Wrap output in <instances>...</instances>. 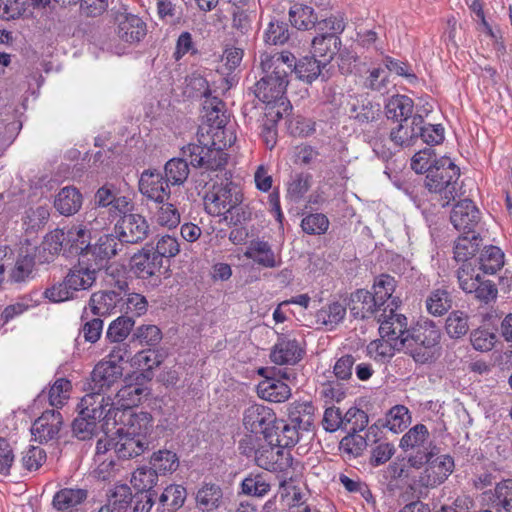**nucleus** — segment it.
<instances>
[{
  "label": "nucleus",
  "instance_id": "16",
  "mask_svg": "<svg viewBox=\"0 0 512 512\" xmlns=\"http://www.w3.org/2000/svg\"><path fill=\"white\" fill-rule=\"evenodd\" d=\"M117 36L124 42L134 44L140 42L146 35L145 22L138 16L127 12L114 14Z\"/></svg>",
  "mask_w": 512,
  "mask_h": 512
},
{
  "label": "nucleus",
  "instance_id": "19",
  "mask_svg": "<svg viewBox=\"0 0 512 512\" xmlns=\"http://www.w3.org/2000/svg\"><path fill=\"white\" fill-rule=\"evenodd\" d=\"M424 118L414 114L410 118H402L401 122L390 131V140L398 148L410 147L416 143L421 134Z\"/></svg>",
  "mask_w": 512,
  "mask_h": 512
},
{
  "label": "nucleus",
  "instance_id": "44",
  "mask_svg": "<svg viewBox=\"0 0 512 512\" xmlns=\"http://www.w3.org/2000/svg\"><path fill=\"white\" fill-rule=\"evenodd\" d=\"M471 236L463 235L457 238L454 246V259L456 261H467L473 257L479 250L481 239L475 232L470 233Z\"/></svg>",
  "mask_w": 512,
  "mask_h": 512
},
{
  "label": "nucleus",
  "instance_id": "41",
  "mask_svg": "<svg viewBox=\"0 0 512 512\" xmlns=\"http://www.w3.org/2000/svg\"><path fill=\"white\" fill-rule=\"evenodd\" d=\"M255 463L258 467L267 471H281L283 464V451L271 444L263 445L255 451Z\"/></svg>",
  "mask_w": 512,
  "mask_h": 512
},
{
  "label": "nucleus",
  "instance_id": "13",
  "mask_svg": "<svg viewBox=\"0 0 512 512\" xmlns=\"http://www.w3.org/2000/svg\"><path fill=\"white\" fill-rule=\"evenodd\" d=\"M138 188L144 197L155 203L171 198L170 185L157 169L144 170L140 175Z\"/></svg>",
  "mask_w": 512,
  "mask_h": 512
},
{
  "label": "nucleus",
  "instance_id": "54",
  "mask_svg": "<svg viewBox=\"0 0 512 512\" xmlns=\"http://www.w3.org/2000/svg\"><path fill=\"white\" fill-rule=\"evenodd\" d=\"M429 431L423 424H417L409 429L400 440V447L407 451L414 448L425 447L428 441Z\"/></svg>",
  "mask_w": 512,
  "mask_h": 512
},
{
  "label": "nucleus",
  "instance_id": "2",
  "mask_svg": "<svg viewBox=\"0 0 512 512\" xmlns=\"http://www.w3.org/2000/svg\"><path fill=\"white\" fill-rule=\"evenodd\" d=\"M153 418L148 412L132 414L126 428L115 432L114 453L119 459L129 460L154 447Z\"/></svg>",
  "mask_w": 512,
  "mask_h": 512
},
{
  "label": "nucleus",
  "instance_id": "34",
  "mask_svg": "<svg viewBox=\"0 0 512 512\" xmlns=\"http://www.w3.org/2000/svg\"><path fill=\"white\" fill-rule=\"evenodd\" d=\"M313 55L321 58L324 65L331 62L341 47L340 36L324 35L319 33L312 40Z\"/></svg>",
  "mask_w": 512,
  "mask_h": 512
},
{
  "label": "nucleus",
  "instance_id": "56",
  "mask_svg": "<svg viewBox=\"0 0 512 512\" xmlns=\"http://www.w3.org/2000/svg\"><path fill=\"white\" fill-rule=\"evenodd\" d=\"M368 415L357 407H351L344 414L343 430L348 434H356L363 431L368 425Z\"/></svg>",
  "mask_w": 512,
  "mask_h": 512
},
{
  "label": "nucleus",
  "instance_id": "57",
  "mask_svg": "<svg viewBox=\"0 0 512 512\" xmlns=\"http://www.w3.org/2000/svg\"><path fill=\"white\" fill-rule=\"evenodd\" d=\"M410 415L408 409L403 405H396L392 407L386 416V427L394 432H402L410 422Z\"/></svg>",
  "mask_w": 512,
  "mask_h": 512
},
{
  "label": "nucleus",
  "instance_id": "12",
  "mask_svg": "<svg viewBox=\"0 0 512 512\" xmlns=\"http://www.w3.org/2000/svg\"><path fill=\"white\" fill-rule=\"evenodd\" d=\"M203 121L204 124L199 127L197 135L218 136V132L225 128L228 115L226 114L225 104L218 97L205 99L203 102Z\"/></svg>",
  "mask_w": 512,
  "mask_h": 512
},
{
  "label": "nucleus",
  "instance_id": "26",
  "mask_svg": "<svg viewBox=\"0 0 512 512\" xmlns=\"http://www.w3.org/2000/svg\"><path fill=\"white\" fill-rule=\"evenodd\" d=\"M97 272L99 270L90 262L80 259L78 264L70 269L65 278L73 292L87 290L94 284Z\"/></svg>",
  "mask_w": 512,
  "mask_h": 512
},
{
  "label": "nucleus",
  "instance_id": "10",
  "mask_svg": "<svg viewBox=\"0 0 512 512\" xmlns=\"http://www.w3.org/2000/svg\"><path fill=\"white\" fill-rule=\"evenodd\" d=\"M398 307L385 308L376 319L382 338L393 341L394 346H400V341L409 333L407 317L396 312Z\"/></svg>",
  "mask_w": 512,
  "mask_h": 512
},
{
  "label": "nucleus",
  "instance_id": "59",
  "mask_svg": "<svg viewBox=\"0 0 512 512\" xmlns=\"http://www.w3.org/2000/svg\"><path fill=\"white\" fill-rule=\"evenodd\" d=\"M120 302H122L120 311H124L126 314L125 316L131 314L130 317L133 318V316H141L147 311L148 302L146 298L141 294H125L123 300H120Z\"/></svg>",
  "mask_w": 512,
  "mask_h": 512
},
{
  "label": "nucleus",
  "instance_id": "8",
  "mask_svg": "<svg viewBox=\"0 0 512 512\" xmlns=\"http://www.w3.org/2000/svg\"><path fill=\"white\" fill-rule=\"evenodd\" d=\"M423 458L427 465L421 472L418 480L419 484L423 487L434 488L443 483L453 472L454 460L449 455H439L433 458L430 454H425L419 464L423 463ZM409 463L411 466L418 465V461L414 457L409 458Z\"/></svg>",
  "mask_w": 512,
  "mask_h": 512
},
{
  "label": "nucleus",
  "instance_id": "9",
  "mask_svg": "<svg viewBox=\"0 0 512 512\" xmlns=\"http://www.w3.org/2000/svg\"><path fill=\"white\" fill-rule=\"evenodd\" d=\"M118 217L114 231L122 244H136L147 238L149 224L144 216L132 211Z\"/></svg>",
  "mask_w": 512,
  "mask_h": 512
},
{
  "label": "nucleus",
  "instance_id": "61",
  "mask_svg": "<svg viewBox=\"0 0 512 512\" xmlns=\"http://www.w3.org/2000/svg\"><path fill=\"white\" fill-rule=\"evenodd\" d=\"M255 12L250 9L237 7L232 12V28L241 35H247L252 31Z\"/></svg>",
  "mask_w": 512,
  "mask_h": 512
},
{
  "label": "nucleus",
  "instance_id": "14",
  "mask_svg": "<svg viewBox=\"0 0 512 512\" xmlns=\"http://www.w3.org/2000/svg\"><path fill=\"white\" fill-rule=\"evenodd\" d=\"M275 422L274 411L263 404H252L244 410L243 425L252 433H262L268 437Z\"/></svg>",
  "mask_w": 512,
  "mask_h": 512
},
{
  "label": "nucleus",
  "instance_id": "1",
  "mask_svg": "<svg viewBox=\"0 0 512 512\" xmlns=\"http://www.w3.org/2000/svg\"><path fill=\"white\" fill-rule=\"evenodd\" d=\"M291 56L269 53L260 55V67L263 76L254 86V95L266 105L284 104L285 92L289 83Z\"/></svg>",
  "mask_w": 512,
  "mask_h": 512
},
{
  "label": "nucleus",
  "instance_id": "20",
  "mask_svg": "<svg viewBox=\"0 0 512 512\" xmlns=\"http://www.w3.org/2000/svg\"><path fill=\"white\" fill-rule=\"evenodd\" d=\"M278 55H287L292 57V61L287 62L290 68V75L292 74V72H294L299 80L311 84L319 77H322V79H324L322 70L327 65H324L321 60H317L316 56H304L300 58L298 61H296V57L289 51L278 53Z\"/></svg>",
  "mask_w": 512,
  "mask_h": 512
},
{
  "label": "nucleus",
  "instance_id": "53",
  "mask_svg": "<svg viewBox=\"0 0 512 512\" xmlns=\"http://www.w3.org/2000/svg\"><path fill=\"white\" fill-rule=\"evenodd\" d=\"M479 264L485 273L494 274L504 265V254L496 246L486 247L480 254Z\"/></svg>",
  "mask_w": 512,
  "mask_h": 512
},
{
  "label": "nucleus",
  "instance_id": "51",
  "mask_svg": "<svg viewBox=\"0 0 512 512\" xmlns=\"http://www.w3.org/2000/svg\"><path fill=\"white\" fill-rule=\"evenodd\" d=\"M135 321L130 316H120L110 323L106 331L108 342H126L130 335Z\"/></svg>",
  "mask_w": 512,
  "mask_h": 512
},
{
  "label": "nucleus",
  "instance_id": "6",
  "mask_svg": "<svg viewBox=\"0 0 512 512\" xmlns=\"http://www.w3.org/2000/svg\"><path fill=\"white\" fill-rule=\"evenodd\" d=\"M197 136L198 143H190L182 148L183 156L189 158L190 165L195 168L209 171L222 170L227 164V154L220 146H216L214 139L210 143L207 136Z\"/></svg>",
  "mask_w": 512,
  "mask_h": 512
},
{
  "label": "nucleus",
  "instance_id": "15",
  "mask_svg": "<svg viewBox=\"0 0 512 512\" xmlns=\"http://www.w3.org/2000/svg\"><path fill=\"white\" fill-rule=\"evenodd\" d=\"M63 426V417L59 411L46 410L38 417L32 427L34 439L40 443L57 440Z\"/></svg>",
  "mask_w": 512,
  "mask_h": 512
},
{
  "label": "nucleus",
  "instance_id": "37",
  "mask_svg": "<svg viewBox=\"0 0 512 512\" xmlns=\"http://www.w3.org/2000/svg\"><path fill=\"white\" fill-rule=\"evenodd\" d=\"M314 410L311 402H294L288 408L289 422L298 429L309 432L314 421Z\"/></svg>",
  "mask_w": 512,
  "mask_h": 512
},
{
  "label": "nucleus",
  "instance_id": "23",
  "mask_svg": "<svg viewBox=\"0 0 512 512\" xmlns=\"http://www.w3.org/2000/svg\"><path fill=\"white\" fill-rule=\"evenodd\" d=\"M450 220L455 229L470 234L480 221V212L471 200L464 199L454 206Z\"/></svg>",
  "mask_w": 512,
  "mask_h": 512
},
{
  "label": "nucleus",
  "instance_id": "27",
  "mask_svg": "<svg viewBox=\"0 0 512 512\" xmlns=\"http://www.w3.org/2000/svg\"><path fill=\"white\" fill-rule=\"evenodd\" d=\"M396 285L395 278L388 274H381L374 279L371 293L381 307H399L400 298L393 295Z\"/></svg>",
  "mask_w": 512,
  "mask_h": 512
},
{
  "label": "nucleus",
  "instance_id": "3",
  "mask_svg": "<svg viewBox=\"0 0 512 512\" xmlns=\"http://www.w3.org/2000/svg\"><path fill=\"white\" fill-rule=\"evenodd\" d=\"M440 330L431 321H425L410 328L409 333L400 341V349L409 354L417 363L433 361L438 355Z\"/></svg>",
  "mask_w": 512,
  "mask_h": 512
},
{
  "label": "nucleus",
  "instance_id": "46",
  "mask_svg": "<svg viewBox=\"0 0 512 512\" xmlns=\"http://www.w3.org/2000/svg\"><path fill=\"white\" fill-rule=\"evenodd\" d=\"M189 165L183 158H172L164 166V178L169 185H182L189 176Z\"/></svg>",
  "mask_w": 512,
  "mask_h": 512
},
{
  "label": "nucleus",
  "instance_id": "7",
  "mask_svg": "<svg viewBox=\"0 0 512 512\" xmlns=\"http://www.w3.org/2000/svg\"><path fill=\"white\" fill-rule=\"evenodd\" d=\"M93 201L96 208L107 209L108 215L113 218L134 210L132 198L113 182L100 186L94 193Z\"/></svg>",
  "mask_w": 512,
  "mask_h": 512
},
{
  "label": "nucleus",
  "instance_id": "43",
  "mask_svg": "<svg viewBox=\"0 0 512 512\" xmlns=\"http://www.w3.org/2000/svg\"><path fill=\"white\" fill-rule=\"evenodd\" d=\"M242 493L253 497H264L271 490L269 475L266 473H250L241 483Z\"/></svg>",
  "mask_w": 512,
  "mask_h": 512
},
{
  "label": "nucleus",
  "instance_id": "52",
  "mask_svg": "<svg viewBox=\"0 0 512 512\" xmlns=\"http://www.w3.org/2000/svg\"><path fill=\"white\" fill-rule=\"evenodd\" d=\"M158 473L153 466L136 469L131 478V484L139 492H155L153 487L157 484Z\"/></svg>",
  "mask_w": 512,
  "mask_h": 512
},
{
  "label": "nucleus",
  "instance_id": "45",
  "mask_svg": "<svg viewBox=\"0 0 512 512\" xmlns=\"http://www.w3.org/2000/svg\"><path fill=\"white\" fill-rule=\"evenodd\" d=\"M452 307V298L447 289L437 288L426 299V309L433 316H442Z\"/></svg>",
  "mask_w": 512,
  "mask_h": 512
},
{
  "label": "nucleus",
  "instance_id": "25",
  "mask_svg": "<svg viewBox=\"0 0 512 512\" xmlns=\"http://www.w3.org/2000/svg\"><path fill=\"white\" fill-rule=\"evenodd\" d=\"M87 497L86 489L63 488L54 494L52 506L56 512H81Z\"/></svg>",
  "mask_w": 512,
  "mask_h": 512
},
{
  "label": "nucleus",
  "instance_id": "22",
  "mask_svg": "<svg viewBox=\"0 0 512 512\" xmlns=\"http://www.w3.org/2000/svg\"><path fill=\"white\" fill-rule=\"evenodd\" d=\"M131 270L141 279H149L160 272L163 262L153 251V246L146 245L131 258Z\"/></svg>",
  "mask_w": 512,
  "mask_h": 512
},
{
  "label": "nucleus",
  "instance_id": "42",
  "mask_svg": "<svg viewBox=\"0 0 512 512\" xmlns=\"http://www.w3.org/2000/svg\"><path fill=\"white\" fill-rule=\"evenodd\" d=\"M414 103L405 95L392 96L385 105L386 117L389 120L401 122L402 118H410L413 114Z\"/></svg>",
  "mask_w": 512,
  "mask_h": 512
},
{
  "label": "nucleus",
  "instance_id": "60",
  "mask_svg": "<svg viewBox=\"0 0 512 512\" xmlns=\"http://www.w3.org/2000/svg\"><path fill=\"white\" fill-rule=\"evenodd\" d=\"M329 220L322 213H312L306 215L301 221L302 230L309 235H322L329 228Z\"/></svg>",
  "mask_w": 512,
  "mask_h": 512
},
{
  "label": "nucleus",
  "instance_id": "47",
  "mask_svg": "<svg viewBox=\"0 0 512 512\" xmlns=\"http://www.w3.org/2000/svg\"><path fill=\"white\" fill-rule=\"evenodd\" d=\"M157 207L154 212L156 223L168 229L176 228L181 220L180 212L175 204L168 201L156 202Z\"/></svg>",
  "mask_w": 512,
  "mask_h": 512
},
{
  "label": "nucleus",
  "instance_id": "33",
  "mask_svg": "<svg viewBox=\"0 0 512 512\" xmlns=\"http://www.w3.org/2000/svg\"><path fill=\"white\" fill-rule=\"evenodd\" d=\"M196 507L202 512L217 510L223 503V491L214 483H204L195 496Z\"/></svg>",
  "mask_w": 512,
  "mask_h": 512
},
{
  "label": "nucleus",
  "instance_id": "62",
  "mask_svg": "<svg viewBox=\"0 0 512 512\" xmlns=\"http://www.w3.org/2000/svg\"><path fill=\"white\" fill-rule=\"evenodd\" d=\"M162 339L161 330L153 324H145L137 327L133 333L132 340L141 345L155 346Z\"/></svg>",
  "mask_w": 512,
  "mask_h": 512
},
{
  "label": "nucleus",
  "instance_id": "63",
  "mask_svg": "<svg viewBox=\"0 0 512 512\" xmlns=\"http://www.w3.org/2000/svg\"><path fill=\"white\" fill-rule=\"evenodd\" d=\"M97 421L98 420L81 415V412H79V416L72 423L73 434L79 440L92 438L97 433Z\"/></svg>",
  "mask_w": 512,
  "mask_h": 512
},
{
  "label": "nucleus",
  "instance_id": "36",
  "mask_svg": "<svg viewBox=\"0 0 512 512\" xmlns=\"http://www.w3.org/2000/svg\"><path fill=\"white\" fill-rule=\"evenodd\" d=\"M123 300L116 290L93 293L89 300V308L94 315L106 316L112 313L117 304Z\"/></svg>",
  "mask_w": 512,
  "mask_h": 512
},
{
  "label": "nucleus",
  "instance_id": "31",
  "mask_svg": "<svg viewBox=\"0 0 512 512\" xmlns=\"http://www.w3.org/2000/svg\"><path fill=\"white\" fill-rule=\"evenodd\" d=\"M83 196L81 192L73 186L62 188L55 197L54 207L64 216L76 214L82 207Z\"/></svg>",
  "mask_w": 512,
  "mask_h": 512
},
{
  "label": "nucleus",
  "instance_id": "28",
  "mask_svg": "<svg viewBox=\"0 0 512 512\" xmlns=\"http://www.w3.org/2000/svg\"><path fill=\"white\" fill-rule=\"evenodd\" d=\"M91 235L83 225H74L65 232L66 253L79 255L80 259L88 257Z\"/></svg>",
  "mask_w": 512,
  "mask_h": 512
},
{
  "label": "nucleus",
  "instance_id": "29",
  "mask_svg": "<svg viewBox=\"0 0 512 512\" xmlns=\"http://www.w3.org/2000/svg\"><path fill=\"white\" fill-rule=\"evenodd\" d=\"M148 394V388L140 383L124 385L117 391L113 398L116 413L120 410H126L138 406L142 399L147 397Z\"/></svg>",
  "mask_w": 512,
  "mask_h": 512
},
{
  "label": "nucleus",
  "instance_id": "38",
  "mask_svg": "<svg viewBox=\"0 0 512 512\" xmlns=\"http://www.w3.org/2000/svg\"><path fill=\"white\" fill-rule=\"evenodd\" d=\"M130 361L133 367L142 371L136 380L140 377L150 380L153 376V369L163 362V357L157 351L148 349L136 353Z\"/></svg>",
  "mask_w": 512,
  "mask_h": 512
},
{
  "label": "nucleus",
  "instance_id": "17",
  "mask_svg": "<svg viewBox=\"0 0 512 512\" xmlns=\"http://www.w3.org/2000/svg\"><path fill=\"white\" fill-rule=\"evenodd\" d=\"M123 244L118 240L117 235H101L94 245H90L87 261L96 267L99 271L106 267L108 261L116 256L121 250Z\"/></svg>",
  "mask_w": 512,
  "mask_h": 512
},
{
  "label": "nucleus",
  "instance_id": "50",
  "mask_svg": "<svg viewBox=\"0 0 512 512\" xmlns=\"http://www.w3.org/2000/svg\"><path fill=\"white\" fill-rule=\"evenodd\" d=\"M150 464L158 474L165 475L177 470L179 459L175 452L170 450H159L150 457Z\"/></svg>",
  "mask_w": 512,
  "mask_h": 512
},
{
  "label": "nucleus",
  "instance_id": "48",
  "mask_svg": "<svg viewBox=\"0 0 512 512\" xmlns=\"http://www.w3.org/2000/svg\"><path fill=\"white\" fill-rule=\"evenodd\" d=\"M187 491L182 485H170L165 488L159 497V505L165 510H177L181 508L186 500Z\"/></svg>",
  "mask_w": 512,
  "mask_h": 512
},
{
  "label": "nucleus",
  "instance_id": "24",
  "mask_svg": "<svg viewBox=\"0 0 512 512\" xmlns=\"http://www.w3.org/2000/svg\"><path fill=\"white\" fill-rule=\"evenodd\" d=\"M302 354L303 350L296 339L282 336L273 346L270 359L277 365H294L301 360Z\"/></svg>",
  "mask_w": 512,
  "mask_h": 512
},
{
  "label": "nucleus",
  "instance_id": "49",
  "mask_svg": "<svg viewBox=\"0 0 512 512\" xmlns=\"http://www.w3.org/2000/svg\"><path fill=\"white\" fill-rule=\"evenodd\" d=\"M312 176L309 173H297L291 176L286 192V198L298 203L311 187Z\"/></svg>",
  "mask_w": 512,
  "mask_h": 512
},
{
  "label": "nucleus",
  "instance_id": "30",
  "mask_svg": "<svg viewBox=\"0 0 512 512\" xmlns=\"http://www.w3.org/2000/svg\"><path fill=\"white\" fill-rule=\"evenodd\" d=\"M257 394L266 401L282 403L291 396V388L279 378L267 377L258 384Z\"/></svg>",
  "mask_w": 512,
  "mask_h": 512
},
{
  "label": "nucleus",
  "instance_id": "58",
  "mask_svg": "<svg viewBox=\"0 0 512 512\" xmlns=\"http://www.w3.org/2000/svg\"><path fill=\"white\" fill-rule=\"evenodd\" d=\"M134 496L131 488L126 485H117L112 491L108 499V504L118 512H126L128 507L133 503Z\"/></svg>",
  "mask_w": 512,
  "mask_h": 512
},
{
  "label": "nucleus",
  "instance_id": "40",
  "mask_svg": "<svg viewBox=\"0 0 512 512\" xmlns=\"http://www.w3.org/2000/svg\"><path fill=\"white\" fill-rule=\"evenodd\" d=\"M244 255L266 268H275L280 264L270 244L266 241H252Z\"/></svg>",
  "mask_w": 512,
  "mask_h": 512
},
{
  "label": "nucleus",
  "instance_id": "4",
  "mask_svg": "<svg viewBox=\"0 0 512 512\" xmlns=\"http://www.w3.org/2000/svg\"><path fill=\"white\" fill-rule=\"evenodd\" d=\"M460 169L448 157H441L433 162L426 175L425 186L430 192L441 195L445 207L454 200L458 191Z\"/></svg>",
  "mask_w": 512,
  "mask_h": 512
},
{
  "label": "nucleus",
  "instance_id": "35",
  "mask_svg": "<svg viewBox=\"0 0 512 512\" xmlns=\"http://www.w3.org/2000/svg\"><path fill=\"white\" fill-rule=\"evenodd\" d=\"M318 16L313 7L303 3H294L289 9L290 23L298 30L307 31L315 28Z\"/></svg>",
  "mask_w": 512,
  "mask_h": 512
},
{
  "label": "nucleus",
  "instance_id": "39",
  "mask_svg": "<svg viewBox=\"0 0 512 512\" xmlns=\"http://www.w3.org/2000/svg\"><path fill=\"white\" fill-rule=\"evenodd\" d=\"M345 315L346 307L340 302H332L316 312L315 321L327 330L332 331L344 320Z\"/></svg>",
  "mask_w": 512,
  "mask_h": 512
},
{
  "label": "nucleus",
  "instance_id": "5",
  "mask_svg": "<svg viewBox=\"0 0 512 512\" xmlns=\"http://www.w3.org/2000/svg\"><path fill=\"white\" fill-rule=\"evenodd\" d=\"M204 200V207L212 216H224L228 220V213H232L243 202V193L239 185L229 179H222L214 182L207 190Z\"/></svg>",
  "mask_w": 512,
  "mask_h": 512
},
{
  "label": "nucleus",
  "instance_id": "64",
  "mask_svg": "<svg viewBox=\"0 0 512 512\" xmlns=\"http://www.w3.org/2000/svg\"><path fill=\"white\" fill-rule=\"evenodd\" d=\"M457 279L459 287L468 294L472 293V289H475V285L481 277L471 263H463L457 270Z\"/></svg>",
  "mask_w": 512,
  "mask_h": 512
},
{
  "label": "nucleus",
  "instance_id": "32",
  "mask_svg": "<svg viewBox=\"0 0 512 512\" xmlns=\"http://www.w3.org/2000/svg\"><path fill=\"white\" fill-rule=\"evenodd\" d=\"M489 505L497 512H512V479L496 484L485 493Z\"/></svg>",
  "mask_w": 512,
  "mask_h": 512
},
{
  "label": "nucleus",
  "instance_id": "18",
  "mask_svg": "<svg viewBox=\"0 0 512 512\" xmlns=\"http://www.w3.org/2000/svg\"><path fill=\"white\" fill-rule=\"evenodd\" d=\"M122 375L123 368L121 365L102 360L96 364L91 373L90 390L107 393L118 384Z\"/></svg>",
  "mask_w": 512,
  "mask_h": 512
},
{
  "label": "nucleus",
  "instance_id": "55",
  "mask_svg": "<svg viewBox=\"0 0 512 512\" xmlns=\"http://www.w3.org/2000/svg\"><path fill=\"white\" fill-rule=\"evenodd\" d=\"M445 330L450 338L458 339L469 330L468 315L463 311H452L446 319Z\"/></svg>",
  "mask_w": 512,
  "mask_h": 512
},
{
  "label": "nucleus",
  "instance_id": "21",
  "mask_svg": "<svg viewBox=\"0 0 512 512\" xmlns=\"http://www.w3.org/2000/svg\"><path fill=\"white\" fill-rule=\"evenodd\" d=\"M349 308L354 318L376 320L386 306L381 307L370 291L358 289L351 294Z\"/></svg>",
  "mask_w": 512,
  "mask_h": 512
},
{
  "label": "nucleus",
  "instance_id": "11",
  "mask_svg": "<svg viewBox=\"0 0 512 512\" xmlns=\"http://www.w3.org/2000/svg\"><path fill=\"white\" fill-rule=\"evenodd\" d=\"M81 415L94 420H115L117 413L113 398L104 392L91 391L80 402Z\"/></svg>",
  "mask_w": 512,
  "mask_h": 512
}]
</instances>
